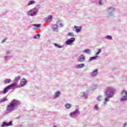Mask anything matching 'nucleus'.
Returning <instances> with one entry per match:
<instances>
[{
    "label": "nucleus",
    "mask_w": 127,
    "mask_h": 127,
    "mask_svg": "<svg viewBox=\"0 0 127 127\" xmlns=\"http://www.w3.org/2000/svg\"><path fill=\"white\" fill-rule=\"evenodd\" d=\"M19 105H20V102L14 99L12 102H11L10 104L7 106L6 110L9 112H12V111L14 110L16 107H18Z\"/></svg>",
    "instance_id": "f257e3e1"
},
{
    "label": "nucleus",
    "mask_w": 127,
    "mask_h": 127,
    "mask_svg": "<svg viewBox=\"0 0 127 127\" xmlns=\"http://www.w3.org/2000/svg\"><path fill=\"white\" fill-rule=\"evenodd\" d=\"M116 91L113 87H107L105 89L104 95L106 96L107 98H112L114 96V93Z\"/></svg>",
    "instance_id": "f03ea898"
},
{
    "label": "nucleus",
    "mask_w": 127,
    "mask_h": 127,
    "mask_svg": "<svg viewBox=\"0 0 127 127\" xmlns=\"http://www.w3.org/2000/svg\"><path fill=\"white\" fill-rule=\"evenodd\" d=\"M121 94L123 96V97L121 99V101H127V92L126 90H124L122 92Z\"/></svg>",
    "instance_id": "7ed1b4c3"
},
{
    "label": "nucleus",
    "mask_w": 127,
    "mask_h": 127,
    "mask_svg": "<svg viewBox=\"0 0 127 127\" xmlns=\"http://www.w3.org/2000/svg\"><path fill=\"white\" fill-rule=\"evenodd\" d=\"M75 41V38H71L70 39H68L67 41L65 42L66 44L67 45H70V44H72L73 42Z\"/></svg>",
    "instance_id": "20e7f679"
},
{
    "label": "nucleus",
    "mask_w": 127,
    "mask_h": 127,
    "mask_svg": "<svg viewBox=\"0 0 127 127\" xmlns=\"http://www.w3.org/2000/svg\"><path fill=\"white\" fill-rule=\"evenodd\" d=\"M78 60L79 62H83L86 60V58H85L84 55H81L78 57Z\"/></svg>",
    "instance_id": "39448f33"
},
{
    "label": "nucleus",
    "mask_w": 127,
    "mask_h": 127,
    "mask_svg": "<svg viewBox=\"0 0 127 127\" xmlns=\"http://www.w3.org/2000/svg\"><path fill=\"white\" fill-rule=\"evenodd\" d=\"M8 86L9 87V89H10V90H11L12 89L13 90H14V89L17 88V84L13 83V84L9 85Z\"/></svg>",
    "instance_id": "423d86ee"
},
{
    "label": "nucleus",
    "mask_w": 127,
    "mask_h": 127,
    "mask_svg": "<svg viewBox=\"0 0 127 127\" xmlns=\"http://www.w3.org/2000/svg\"><path fill=\"white\" fill-rule=\"evenodd\" d=\"M9 126H12V122L11 121L9 122L8 123L6 122H3V124L1 125V127H9Z\"/></svg>",
    "instance_id": "0eeeda50"
},
{
    "label": "nucleus",
    "mask_w": 127,
    "mask_h": 127,
    "mask_svg": "<svg viewBox=\"0 0 127 127\" xmlns=\"http://www.w3.org/2000/svg\"><path fill=\"white\" fill-rule=\"evenodd\" d=\"M26 83H27V81L24 78L22 79L20 81V84L22 86H25Z\"/></svg>",
    "instance_id": "6e6552de"
},
{
    "label": "nucleus",
    "mask_w": 127,
    "mask_h": 127,
    "mask_svg": "<svg viewBox=\"0 0 127 127\" xmlns=\"http://www.w3.org/2000/svg\"><path fill=\"white\" fill-rule=\"evenodd\" d=\"M92 77H95L98 75V69H94L93 70L92 72L91 73Z\"/></svg>",
    "instance_id": "1a4fd4ad"
},
{
    "label": "nucleus",
    "mask_w": 127,
    "mask_h": 127,
    "mask_svg": "<svg viewBox=\"0 0 127 127\" xmlns=\"http://www.w3.org/2000/svg\"><path fill=\"white\" fill-rule=\"evenodd\" d=\"M74 28L75 29V31H76V32H80L81 31V30L82 29V27L75 26Z\"/></svg>",
    "instance_id": "9d476101"
},
{
    "label": "nucleus",
    "mask_w": 127,
    "mask_h": 127,
    "mask_svg": "<svg viewBox=\"0 0 127 127\" xmlns=\"http://www.w3.org/2000/svg\"><path fill=\"white\" fill-rule=\"evenodd\" d=\"M58 25H54L53 27V30L54 31L56 32H58Z\"/></svg>",
    "instance_id": "9b49d317"
},
{
    "label": "nucleus",
    "mask_w": 127,
    "mask_h": 127,
    "mask_svg": "<svg viewBox=\"0 0 127 127\" xmlns=\"http://www.w3.org/2000/svg\"><path fill=\"white\" fill-rule=\"evenodd\" d=\"M79 111L78 110V109H76L75 110V111L71 112L70 113V117H73V116L76 115V114H78Z\"/></svg>",
    "instance_id": "f8f14e48"
},
{
    "label": "nucleus",
    "mask_w": 127,
    "mask_h": 127,
    "mask_svg": "<svg viewBox=\"0 0 127 127\" xmlns=\"http://www.w3.org/2000/svg\"><path fill=\"white\" fill-rule=\"evenodd\" d=\"M10 90L9 86H7L6 88H5L3 91V94H6L7 92Z\"/></svg>",
    "instance_id": "ddd939ff"
},
{
    "label": "nucleus",
    "mask_w": 127,
    "mask_h": 127,
    "mask_svg": "<svg viewBox=\"0 0 127 127\" xmlns=\"http://www.w3.org/2000/svg\"><path fill=\"white\" fill-rule=\"evenodd\" d=\"M84 66H85L84 64H79L76 66V68H77V69H81V68H83Z\"/></svg>",
    "instance_id": "4468645a"
},
{
    "label": "nucleus",
    "mask_w": 127,
    "mask_h": 127,
    "mask_svg": "<svg viewBox=\"0 0 127 127\" xmlns=\"http://www.w3.org/2000/svg\"><path fill=\"white\" fill-rule=\"evenodd\" d=\"M28 15L33 16V15H35V13H32V10H30L28 12Z\"/></svg>",
    "instance_id": "2eb2a0df"
},
{
    "label": "nucleus",
    "mask_w": 127,
    "mask_h": 127,
    "mask_svg": "<svg viewBox=\"0 0 127 127\" xmlns=\"http://www.w3.org/2000/svg\"><path fill=\"white\" fill-rule=\"evenodd\" d=\"M60 91H57L55 93V98H58L60 96Z\"/></svg>",
    "instance_id": "dca6fc26"
},
{
    "label": "nucleus",
    "mask_w": 127,
    "mask_h": 127,
    "mask_svg": "<svg viewBox=\"0 0 127 127\" xmlns=\"http://www.w3.org/2000/svg\"><path fill=\"white\" fill-rule=\"evenodd\" d=\"M4 82L5 83V84H7L10 83L11 82V80L10 79H6L5 80H4Z\"/></svg>",
    "instance_id": "f3484780"
},
{
    "label": "nucleus",
    "mask_w": 127,
    "mask_h": 127,
    "mask_svg": "<svg viewBox=\"0 0 127 127\" xmlns=\"http://www.w3.org/2000/svg\"><path fill=\"white\" fill-rule=\"evenodd\" d=\"M52 19V15H49L48 17L45 18V21H48L49 19Z\"/></svg>",
    "instance_id": "a211bd4d"
},
{
    "label": "nucleus",
    "mask_w": 127,
    "mask_h": 127,
    "mask_svg": "<svg viewBox=\"0 0 127 127\" xmlns=\"http://www.w3.org/2000/svg\"><path fill=\"white\" fill-rule=\"evenodd\" d=\"M34 38H35V39H39V38H40V35L39 34L36 35Z\"/></svg>",
    "instance_id": "6ab92c4d"
},
{
    "label": "nucleus",
    "mask_w": 127,
    "mask_h": 127,
    "mask_svg": "<svg viewBox=\"0 0 127 127\" xmlns=\"http://www.w3.org/2000/svg\"><path fill=\"white\" fill-rule=\"evenodd\" d=\"M65 108H66V109H70V108H71V104H69V103H67L65 105Z\"/></svg>",
    "instance_id": "aec40b11"
},
{
    "label": "nucleus",
    "mask_w": 127,
    "mask_h": 127,
    "mask_svg": "<svg viewBox=\"0 0 127 127\" xmlns=\"http://www.w3.org/2000/svg\"><path fill=\"white\" fill-rule=\"evenodd\" d=\"M54 44L55 47H57L58 48H62V46L57 44V43H54Z\"/></svg>",
    "instance_id": "412c9836"
},
{
    "label": "nucleus",
    "mask_w": 127,
    "mask_h": 127,
    "mask_svg": "<svg viewBox=\"0 0 127 127\" xmlns=\"http://www.w3.org/2000/svg\"><path fill=\"white\" fill-rule=\"evenodd\" d=\"M5 101H7V99H6V98H2L0 100V103H3L4 102H5Z\"/></svg>",
    "instance_id": "4be33fe9"
},
{
    "label": "nucleus",
    "mask_w": 127,
    "mask_h": 127,
    "mask_svg": "<svg viewBox=\"0 0 127 127\" xmlns=\"http://www.w3.org/2000/svg\"><path fill=\"white\" fill-rule=\"evenodd\" d=\"M35 1L34 0H31V1H30L28 3V5H30L31 4H33V3H34Z\"/></svg>",
    "instance_id": "5701e85b"
},
{
    "label": "nucleus",
    "mask_w": 127,
    "mask_h": 127,
    "mask_svg": "<svg viewBox=\"0 0 127 127\" xmlns=\"http://www.w3.org/2000/svg\"><path fill=\"white\" fill-rule=\"evenodd\" d=\"M102 52V50L101 49H98V52L96 53V55H99Z\"/></svg>",
    "instance_id": "b1692460"
},
{
    "label": "nucleus",
    "mask_w": 127,
    "mask_h": 127,
    "mask_svg": "<svg viewBox=\"0 0 127 127\" xmlns=\"http://www.w3.org/2000/svg\"><path fill=\"white\" fill-rule=\"evenodd\" d=\"M33 26H35L36 27H40L41 26V24H34Z\"/></svg>",
    "instance_id": "393cba45"
},
{
    "label": "nucleus",
    "mask_w": 127,
    "mask_h": 127,
    "mask_svg": "<svg viewBox=\"0 0 127 127\" xmlns=\"http://www.w3.org/2000/svg\"><path fill=\"white\" fill-rule=\"evenodd\" d=\"M97 57H93L90 58V61H92V60H94L95 59H97Z\"/></svg>",
    "instance_id": "a878e982"
},
{
    "label": "nucleus",
    "mask_w": 127,
    "mask_h": 127,
    "mask_svg": "<svg viewBox=\"0 0 127 127\" xmlns=\"http://www.w3.org/2000/svg\"><path fill=\"white\" fill-rule=\"evenodd\" d=\"M110 100L108 99V98H105V101H104V104L105 105H106V104H107V102H109Z\"/></svg>",
    "instance_id": "bb28decb"
},
{
    "label": "nucleus",
    "mask_w": 127,
    "mask_h": 127,
    "mask_svg": "<svg viewBox=\"0 0 127 127\" xmlns=\"http://www.w3.org/2000/svg\"><path fill=\"white\" fill-rule=\"evenodd\" d=\"M67 35L68 36H74V33H68Z\"/></svg>",
    "instance_id": "cd10ccee"
},
{
    "label": "nucleus",
    "mask_w": 127,
    "mask_h": 127,
    "mask_svg": "<svg viewBox=\"0 0 127 127\" xmlns=\"http://www.w3.org/2000/svg\"><path fill=\"white\" fill-rule=\"evenodd\" d=\"M84 52H85V53H90V51L89 49H86L85 50Z\"/></svg>",
    "instance_id": "c85d7f7f"
},
{
    "label": "nucleus",
    "mask_w": 127,
    "mask_h": 127,
    "mask_svg": "<svg viewBox=\"0 0 127 127\" xmlns=\"http://www.w3.org/2000/svg\"><path fill=\"white\" fill-rule=\"evenodd\" d=\"M107 39H112V36H107L106 37Z\"/></svg>",
    "instance_id": "c756f323"
},
{
    "label": "nucleus",
    "mask_w": 127,
    "mask_h": 127,
    "mask_svg": "<svg viewBox=\"0 0 127 127\" xmlns=\"http://www.w3.org/2000/svg\"><path fill=\"white\" fill-rule=\"evenodd\" d=\"M95 108L96 110H99V107H98V105H96Z\"/></svg>",
    "instance_id": "7c9ffc66"
},
{
    "label": "nucleus",
    "mask_w": 127,
    "mask_h": 127,
    "mask_svg": "<svg viewBox=\"0 0 127 127\" xmlns=\"http://www.w3.org/2000/svg\"><path fill=\"white\" fill-rule=\"evenodd\" d=\"M98 100L99 101H102V97H98Z\"/></svg>",
    "instance_id": "2f4dec72"
},
{
    "label": "nucleus",
    "mask_w": 127,
    "mask_h": 127,
    "mask_svg": "<svg viewBox=\"0 0 127 127\" xmlns=\"http://www.w3.org/2000/svg\"><path fill=\"white\" fill-rule=\"evenodd\" d=\"M81 96H84L85 95V92H82L81 93Z\"/></svg>",
    "instance_id": "473e14b6"
},
{
    "label": "nucleus",
    "mask_w": 127,
    "mask_h": 127,
    "mask_svg": "<svg viewBox=\"0 0 127 127\" xmlns=\"http://www.w3.org/2000/svg\"><path fill=\"white\" fill-rule=\"evenodd\" d=\"M99 4H102V1H100L99 2Z\"/></svg>",
    "instance_id": "72a5a7b5"
},
{
    "label": "nucleus",
    "mask_w": 127,
    "mask_h": 127,
    "mask_svg": "<svg viewBox=\"0 0 127 127\" xmlns=\"http://www.w3.org/2000/svg\"><path fill=\"white\" fill-rule=\"evenodd\" d=\"M127 126V124H124V127H126Z\"/></svg>",
    "instance_id": "f704fd0d"
}]
</instances>
